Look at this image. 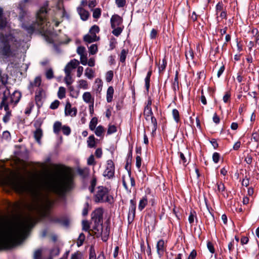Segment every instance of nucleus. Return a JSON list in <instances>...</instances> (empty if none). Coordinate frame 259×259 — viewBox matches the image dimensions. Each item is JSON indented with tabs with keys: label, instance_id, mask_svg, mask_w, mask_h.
I'll return each mask as SVG.
<instances>
[{
	"label": "nucleus",
	"instance_id": "f257e3e1",
	"mask_svg": "<svg viewBox=\"0 0 259 259\" xmlns=\"http://www.w3.org/2000/svg\"><path fill=\"white\" fill-rule=\"evenodd\" d=\"M35 224V219L28 214L14 230L8 231L0 230V244L5 248H11L15 246L23 238L29 229Z\"/></svg>",
	"mask_w": 259,
	"mask_h": 259
},
{
	"label": "nucleus",
	"instance_id": "f03ea898",
	"mask_svg": "<svg viewBox=\"0 0 259 259\" xmlns=\"http://www.w3.org/2000/svg\"><path fill=\"white\" fill-rule=\"evenodd\" d=\"M74 187V175L71 171L48 184L50 191L60 196H64Z\"/></svg>",
	"mask_w": 259,
	"mask_h": 259
},
{
	"label": "nucleus",
	"instance_id": "7ed1b4c3",
	"mask_svg": "<svg viewBox=\"0 0 259 259\" xmlns=\"http://www.w3.org/2000/svg\"><path fill=\"white\" fill-rule=\"evenodd\" d=\"M53 205V202L49 197H46L43 199L41 204L42 216L47 218L51 222L60 224L64 227H68L70 221L67 217H63L59 218L54 217L50 214V211Z\"/></svg>",
	"mask_w": 259,
	"mask_h": 259
},
{
	"label": "nucleus",
	"instance_id": "20e7f679",
	"mask_svg": "<svg viewBox=\"0 0 259 259\" xmlns=\"http://www.w3.org/2000/svg\"><path fill=\"white\" fill-rule=\"evenodd\" d=\"M15 36L11 33L0 34V55L6 58L13 57L14 54L11 49L10 43L16 42Z\"/></svg>",
	"mask_w": 259,
	"mask_h": 259
},
{
	"label": "nucleus",
	"instance_id": "39448f33",
	"mask_svg": "<svg viewBox=\"0 0 259 259\" xmlns=\"http://www.w3.org/2000/svg\"><path fill=\"white\" fill-rule=\"evenodd\" d=\"M94 199L96 203L107 202L112 204L114 202L113 197L110 194V189L103 186L97 187V191L94 195Z\"/></svg>",
	"mask_w": 259,
	"mask_h": 259
},
{
	"label": "nucleus",
	"instance_id": "423d86ee",
	"mask_svg": "<svg viewBox=\"0 0 259 259\" xmlns=\"http://www.w3.org/2000/svg\"><path fill=\"white\" fill-rule=\"evenodd\" d=\"M47 7L48 5L41 7L36 14V19L38 21L37 24L40 28L46 20L48 13Z\"/></svg>",
	"mask_w": 259,
	"mask_h": 259
},
{
	"label": "nucleus",
	"instance_id": "0eeeda50",
	"mask_svg": "<svg viewBox=\"0 0 259 259\" xmlns=\"http://www.w3.org/2000/svg\"><path fill=\"white\" fill-rule=\"evenodd\" d=\"M103 209L99 207L95 209L91 214V220L94 223H103Z\"/></svg>",
	"mask_w": 259,
	"mask_h": 259
},
{
	"label": "nucleus",
	"instance_id": "6e6552de",
	"mask_svg": "<svg viewBox=\"0 0 259 259\" xmlns=\"http://www.w3.org/2000/svg\"><path fill=\"white\" fill-rule=\"evenodd\" d=\"M115 166L112 160H108L107 161V166L103 172V176L108 179H111L114 176Z\"/></svg>",
	"mask_w": 259,
	"mask_h": 259
},
{
	"label": "nucleus",
	"instance_id": "1a4fd4ad",
	"mask_svg": "<svg viewBox=\"0 0 259 259\" xmlns=\"http://www.w3.org/2000/svg\"><path fill=\"white\" fill-rule=\"evenodd\" d=\"M12 184L13 188L19 193H23L26 190V183L23 179L15 180Z\"/></svg>",
	"mask_w": 259,
	"mask_h": 259
},
{
	"label": "nucleus",
	"instance_id": "9d476101",
	"mask_svg": "<svg viewBox=\"0 0 259 259\" xmlns=\"http://www.w3.org/2000/svg\"><path fill=\"white\" fill-rule=\"evenodd\" d=\"M136 204L137 203L135 198H134L130 200V206L129 207L128 213V222L129 223H132L135 217Z\"/></svg>",
	"mask_w": 259,
	"mask_h": 259
},
{
	"label": "nucleus",
	"instance_id": "9b49d317",
	"mask_svg": "<svg viewBox=\"0 0 259 259\" xmlns=\"http://www.w3.org/2000/svg\"><path fill=\"white\" fill-rule=\"evenodd\" d=\"M123 22L122 17L117 14H114L112 16L110 19V23L111 28H115V27L121 26Z\"/></svg>",
	"mask_w": 259,
	"mask_h": 259
},
{
	"label": "nucleus",
	"instance_id": "f8f14e48",
	"mask_svg": "<svg viewBox=\"0 0 259 259\" xmlns=\"http://www.w3.org/2000/svg\"><path fill=\"white\" fill-rule=\"evenodd\" d=\"M93 228L91 230L92 232V235L96 236L97 237H100L103 232V223H94Z\"/></svg>",
	"mask_w": 259,
	"mask_h": 259
},
{
	"label": "nucleus",
	"instance_id": "ddd939ff",
	"mask_svg": "<svg viewBox=\"0 0 259 259\" xmlns=\"http://www.w3.org/2000/svg\"><path fill=\"white\" fill-rule=\"evenodd\" d=\"M77 108L76 107L71 108V104L69 102H67L65 107V114L66 116H75L77 114Z\"/></svg>",
	"mask_w": 259,
	"mask_h": 259
},
{
	"label": "nucleus",
	"instance_id": "4468645a",
	"mask_svg": "<svg viewBox=\"0 0 259 259\" xmlns=\"http://www.w3.org/2000/svg\"><path fill=\"white\" fill-rule=\"evenodd\" d=\"M7 102L6 91H4L3 93V97L0 103V109L2 110L3 108H4L6 112H12V111L10 109V106H11L9 105Z\"/></svg>",
	"mask_w": 259,
	"mask_h": 259
},
{
	"label": "nucleus",
	"instance_id": "2eb2a0df",
	"mask_svg": "<svg viewBox=\"0 0 259 259\" xmlns=\"http://www.w3.org/2000/svg\"><path fill=\"white\" fill-rule=\"evenodd\" d=\"M157 253L159 256L161 257L164 254L165 250V246H164V241L163 239L159 240L156 244Z\"/></svg>",
	"mask_w": 259,
	"mask_h": 259
},
{
	"label": "nucleus",
	"instance_id": "dca6fc26",
	"mask_svg": "<svg viewBox=\"0 0 259 259\" xmlns=\"http://www.w3.org/2000/svg\"><path fill=\"white\" fill-rule=\"evenodd\" d=\"M22 95L20 92L15 91L12 94L10 95V98H11L13 102H14V105H17L19 102Z\"/></svg>",
	"mask_w": 259,
	"mask_h": 259
},
{
	"label": "nucleus",
	"instance_id": "f3484780",
	"mask_svg": "<svg viewBox=\"0 0 259 259\" xmlns=\"http://www.w3.org/2000/svg\"><path fill=\"white\" fill-rule=\"evenodd\" d=\"M77 12L80 16V18L83 21L87 20L89 16V13L88 11L85 10L84 9L79 7L77 8Z\"/></svg>",
	"mask_w": 259,
	"mask_h": 259
},
{
	"label": "nucleus",
	"instance_id": "a211bd4d",
	"mask_svg": "<svg viewBox=\"0 0 259 259\" xmlns=\"http://www.w3.org/2000/svg\"><path fill=\"white\" fill-rule=\"evenodd\" d=\"M99 39V37L97 35H93L87 34L83 36V40L88 43H92L98 41Z\"/></svg>",
	"mask_w": 259,
	"mask_h": 259
},
{
	"label": "nucleus",
	"instance_id": "6ab92c4d",
	"mask_svg": "<svg viewBox=\"0 0 259 259\" xmlns=\"http://www.w3.org/2000/svg\"><path fill=\"white\" fill-rule=\"evenodd\" d=\"M215 186L217 188V189H215V192L217 194L221 193L223 195H224L223 192L225 191L226 187L224 183L222 181L218 182L215 184Z\"/></svg>",
	"mask_w": 259,
	"mask_h": 259
},
{
	"label": "nucleus",
	"instance_id": "aec40b11",
	"mask_svg": "<svg viewBox=\"0 0 259 259\" xmlns=\"http://www.w3.org/2000/svg\"><path fill=\"white\" fill-rule=\"evenodd\" d=\"M114 94V89L113 87L110 86L107 91L106 98L108 103H110L112 101L113 96Z\"/></svg>",
	"mask_w": 259,
	"mask_h": 259
},
{
	"label": "nucleus",
	"instance_id": "412c9836",
	"mask_svg": "<svg viewBox=\"0 0 259 259\" xmlns=\"http://www.w3.org/2000/svg\"><path fill=\"white\" fill-rule=\"evenodd\" d=\"M9 76L7 73H3V71L0 69V82L4 85L8 83Z\"/></svg>",
	"mask_w": 259,
	"mask_h": 259
},
{
	"label": "nucleus",
	"instance_id": "4be33fe9",
	"mask_svg": "<svg viewBox=\"0 0 259 259\" xmlns=\"http://www.w3.org/2000/svg\"><path fill=\"white\" fill-rule=\"evenodd\" d=\"M42 136V131L40 128H37L34 132V137L36 141L39 144H41V138Z\"/></svg>",
	"mask_w": 259,
	"mask_h": 259
},
{
	"label": "nucleus",
	"instance_id": "5701e85b",
	"mask_svg": "<svg viewBox=\"0 0 259 259\" xmlns=\"http://www.w3.org/2000/svg\"><path fill=\"white\" fill-rule=\"evenodd\" d=\"M77 172L81 178L85 179L89 175V169L88 168H78L77 169Z\"/></svg>",
	"mask_w": 259,
	"mask_h": 259
},
{
	"label": "nucleus",
	"instance_id": "b1692460",
	"mask_svg": "<svg viewBox=\"0 0 259 259\" xmlns=\"http://www.w3.org/2000/svg\"><path fill=\"white\" fill-rule=\"evenodd\" d=\"M148 199L146 196H144L140 200L139 203L138 209L142 211L147 205Z\"/></svg>",
	"mask_w": 259,
	"mask_h": 259
},
{
	"label": "nucleus",
	"instance_id": "393cba45",
	"mask_svg": "<svg viewBox=\"0 0 259 259\" xmlns=\"http://www.w3.org/2000/svg\"><path fill=\"white\" fill-rule=\"evenodd\" d=\"M36 23L30 25H23L22 27L29 34H32L35 29Z\"/></svg>",
	"mask_w": 259,
	"mask_h": 259
},
{
	"label": "nucleus",
	"instance_id": "a878e982",
	"mask_svg": "<svg viewBox=\"0 0 259 259\" xmlns=\"http://www.w3.org/2000/svg\"><path fill=\"white\" fill-rule=\"evenodd\" d=\"M185 56L187 60L193 59L194 57V52L191 48L186 49L185 51Z\"/></svg>",
	"mask_w": 259,
	"mask_h": 259
},
{
	"label": "nucleus",
	"instance_id": "bb28decb",
	"mask_svg": "<svg viewBox=\"0 0 259 259\" xmlns=\"http://www.w3.org/2000/svg\"><path fill=\"white\" fill-rule=\"evenodd\" d=\"M153 112L151 107H145L144 111V115L146 120H149V117L153 116Z\"/></svg>",
	"mask_w": 259,
	"mask_h": 259
},
{
	"label": "nucleus",
	"instance_id": "cd10ccee",
	"mask_svg": "<svg viewBox=\"0 0 259 259\" xmlns=\"http://www.w3.org/2000/svg\"><path fill=\"white\" fill-rule=\"evenodd\" d=\"M88 146L90 148H94L96 146V141L94 135L90 136L88 138Z\"/></svg>",
	"mask_w": 259,
	"mask_h": 259
},
{
	"label": "nucleus",
	"instance_id": "c85d7f7f",
	"mask_svg": "<svg viewBox=\"0 0 259 259\" xmlns=\"http://www.w3.org/2000/svg\"><path fill=\"white\" fill-rule=\"evenodd\" d=\"M42 92V90L39 89V91L38 92H36V95L35 96V100L36 103L38 106H39L40 104H41V99H42V96H41Z\"/></svg>",
	"mask_w": 259,
	"mask_h": 259
},
{
	"label": "nucleus",
	"instance_id": "c756f323",
	"mask_svg": "<svg viewBox=\"0 0 259 259\" xmlns=\"http://www.w3.org/2000/svg\"><path fill=\"white\" fill-rule=\"evenodd\" d=\"M123 26H122L119 27H115V28H112L113 29L112 31V33L116 36H119L123 30Z\"/></svg>",
	"mask_w": 259,
	"mask_h": 259
},
{
	"label": "nucleus",
	"instance_id": "7c9ffc66",
	"mask_svg": "<svg viewBox=\"0 0 259 259\" xmlns=\"http://www.w3.org/2000/svg\"><path fill=\"white\" fill-rule=\"evenodd\" d=\"M97 123H98V118L96 117H93L90 122V124H89L90 129L91 131L95 130Z\"/></svg>",
	"mask_w": 259,
	"mask_h": 259
},
{
	"label": "nucleus",
	"instance_id": "2f4dec72",
	"mask_svg": "<svg viewBox=\"0 0 259 259\" xmlns=\"http://www.w3.org/2000/svg\"><path fill=\"white\" fill-rule=\"evenodd\" d=\"M62 123L60 121H56L53 125L54 133L58 134L62 128Z\"/></svg>",
	"mask_w": 259,
	"mask_h": 259
},
{
	"label": "nucleus",
	"instance_id": "473e14b6",
	"mask_svg": "<svg viewBox=\"0 0 259 259\" xmlns=\"http://www.w3.org/2000/svg\"><path fill=\"white\" fill-rule=\"evenodd\" d=\"M172 88L175 91L177 89H179V72L178 71L176 72L174 80L172 83Z\"/></svg>",
	"mask_w": 259,
	"mask_h": 259
},
{
	"label": "nucleus",
	"instance_id": "72a5a7b5",
	"mask_svg": "<svg viewBox=\"0 0 259 259\" xmlns=\"http://www.w3.org/2000/svg\"><path fill=\"white\" fill-rule=\"evenodd\" d=\"M41 80L40 76H37L35 78L33 82H30V87H39L41 84Z\"/></svg>",
	"mask_w": 259,
	"mask_h": 259
},
{
	"label": "nucleus",
	"instance_id": "f704fd0d",
	"mask_svg": "<svg viewBox=\"0 0 259 259\" xmlns=\"http://www.w3.org/2000/svg\"><path fill=\"white\" fill-rule=\"evenodd\" d=\"M172 115L175 121L177 123H179L180 121V117L179 111L176 109H174L172 111Z\"/></svg>",
	"mask_w": 259,
	"mask_h": 259
},
{
	"label": "nucleus",
	"instance_id": "c9c22d12",
	"mask_svg": "<svg viewBox=\"0 0 259 259\" xmlns=\"http://www.w3.org/2000/svg\"><path fill=\"white\" fill-rule=\"evenodd\" d=\"M178 153L180 156V163H182L185 166H187L189 161H188L187 159L182 152H179Z\"/></svg>",
	"mask_w": 259,
	"mask_h": 259
},
{
	"label": "nucleus",
	"instance_id": "e433bc0d",
	"mask_svg": "<svg viewBox=\"0 0 259 259\" xmlns=\"http://www.w3.org/2000/svg\"><path fill=\"white\" fill-rule=\"evenodd\" d=\"M105 129L104 127L102 125H99L96 127L95 131V134L98 137H101Z\"/></svg>",
	"mask_w": 259,
	"mask_h": 259
},
{
	"label": "nucleus",
	"instance_id": "4c0bfd02",
	"mask_svg": "<svg viewBox=\"0 0 259 259\" xmlns=\"http://www.w3.org/2000/svg\"><path fill=\"white\" fill-rule=\"evenodd\" d=\"M85 238V235L83 233H81L78 237L77 241L76 242L78 247H80L83 244Z\"/></svg>",
	"mask_w": 259,
	"mask_h": 259
},
{
	"label": "nucleus",
	"instance_id": "58836bf2",
	"mask_svg": "<svg viewBox=\"0 0 259 259\" xmlns=\"http://www.w3.org/2000/svg\"><path fill=\"white\" fill-rule=\"evenodd\" d=\"M128 50H125L124 49H122L121 51V53L120 55V61L122 63H124L126 55L128 54Z\"/></svg>",
	"mask_w": 259,
	"mask_h": 259
},
{
	"label": "nucleus",
	"instance_id": "ea45409f",
	"mask_svg": "<svg viewBox=\"0 0 259 259\" xmlns=\"http://www.w3.org/2000/svg\"><path fill=\"white\" fill-rule=\"evenodd\" d=\"M82 230L84 231L89 232L90 234L91 230L90 229V225L89 223V222L87 220H83L82 221Z\"/></svg>",
	"mask_w": 259,
	"mask_h": 259
},
{
	"label": "nucleus",
	"instance_id": "a19ab883",
	"mask_svg": "<svg viewBox=\"0 0 259 259\" xmlns=\"http://www.w3.org/2000/svg\"><path fill=\"white\" fill-rule=\"evenodd\" d=\"M66 90L63 87H60L59 88L58 92V97L59 99H62L65 97Z\"/></svg>",
	"mask_w": 259,
	"mask_h": 259
},
{
	"label": "nucleus",
	"instance_id": "79ce46f5",
	"mask_svg": "<svg viewBox=\"0 0 259 259\" xmlns=\"http://www.w3.org/2000/svg\"><path fill=\"white\" fill-rule=\"evenodd\" d=\"M97 184V179L95 177H94L91 182V185L89 188V189L91 193H94L95 191V188Z\"/></svg>",
	"mask_w": 259,
	"mask_h": 259
},
{
	"label": "nucleus",
	"instance_id": "37998d69",
	"mask_svg": "<svg viewBox=\"0 0 259 259\" xmlns=\"http://www.w3.org/2000/svg\"><path fill=\"white\" fill-rule=\"evenodd\" d=\"M82 98L83 101L87 103H89L91 102L92 96L90 92H85L82 96Z\"/></svg>",
	"mask_w": 259,
	"mask_h": 259
},
{
	"label": "nucleus",
	"instance_id": "c03bdc74",
	"mask_svg": "<svg viewBox=\"0 0 259 259\" xmlns=\"http://www.w3.org/2000/svg\"><path fill=\"white\" fill-rule=\"evenodd\" d=\"M100 31V29L98 26L94 25L91 27L90 29V33L93 35H97L96 34Z\"/></svg>",
	"mask_w": 259,
	"mask_h": 259
},
{
	"label": "nucleus",
	"instance_id": "a18cd8bd",
	"mask_svg": "<svg viewBox=\"0 0 259 259\" xmlns=\"http://www.w3.org/2000/svg\"><path fill=\"white\" fill-rule=\"evenodd\" d=\"M94 71L92 69L87 68L85 70V75L89 79H92L94 77Z\"/></svg>",
	"mask_w": 259,
	"mask_h": 259
},
{
	"label": "nucleus",
	"instance_id": "49530a36",
	"mask_svg": "<svg viewBox=\"0 0 259 259\" xmlns=\"http://www.w3.org/2000/svg\"><path fill=\"white\" fill-rule=\"evenodd\" d=\"M78 88L83 89H87L88 88V83L87 80L81 79L78 81Z\"/></svg>",
	"mask_w": 259,
	"mask_h": 259
},
{
	"label": "nucleus",
	"instance_id": "de8ad7c7",
	"mask_svg": "<svg viewBox=\"0 0 259 259\" xmlns=\"http://www.w3.org/2000/svg\"><path fill=\"white\" fill-rule=\"evenodd\" d=\"M60 253V249L58 247H55L50 250V254L52 257L57 256Z\"/></svg>",
	"mask_w": 259,
	"mask_h": 259
},
{
	"label": "nucleus",
	"instance_id": "09e8293b",
	"mask_svg": "<svg viewBox=\"0 0 259 259\" xmlns=\"http://www.w3.org/2000/svg\"><path fill=\"white\" fill-rule=\"evenodd\" d=\"M89 53L91 55L95 54L98 51V47L96 44L92 45L89 48Z\"/></svg>",
	"mask_w": 259,
	"mask_h": 259
},
{
	"label": "nucleus",
	"instance_id": "8fccbe9b",
	"mask_svg": "<svg viewBox=\"0 0 259 259\" xmlns=\"http://www.w3.org/2000/svg\"><path fill=\"white\" fill-rule=\"evenodd\" d=\"M101 15V10L100 8H96L93 11V17L95 19L100 17Z\"/></svg>",
	"mask_w": 259,
	"mask_h": 259
},
{
	"label": "nucleus",
	"instance_id": "3c124183",
	"mask_svg": "<svg viewBox=\"0 0 259 259\" xmlns=\"http://www.w3.org/2000/svg\"><path fill=\"white\" fill-rule=\"evenodd\" d=\"M117 131L116 126L114 125H109L107 134V135H111Z\"/></svg>",
	"mask_w": 259,
	"mask_h": 259
},
{
	"label": "nucleus",
	"instance_id": "603ef678",
	"mask_svg": "<svg viewBox=\"0 0 259 259\" xmlns=\"http://www.w3.org/2000/svg\"><path fill=\"white\" fill-rule=\"evenodd\" d=\"M166 64H167V63H166V60L163 59L162 60L161 64L159 63V72L160 73H161L162 71H163L164 70V69H165V67L166 66Z\"/></svg>",
	"mask_w": 259,
	"mask_h": 259
},
{
	"label": "nucleus",
	"instance_id": "864d4df0",
	"mask_svg": "<svg viewBox=\"0 0 259 259\" xmlns=\"http://www.w3.org/2000/svg\"><path fill=\"white\" fill-rule=\"evenodd\" d=\"M113 72L112 70L108 71L106 74V80L108 82H110L113 77Z\"/></svg>",
	"mask_w": 259,
	"mask_h": 259
},
{
	"label": "nucleus",
	"instance_id": "5fc2aeb1",
	"mask_svg": "<svg viewBox=\"0 0 259 259\" xmlns=\"http://www.w3.org/2000/svg\"><path fill=\"white\" fill-rule=\"evenodd\" d=\"M79 64V62L76 59L71 60L67 65L70 66L71 68L72 69L75 68L78 64Z\"/></svg>",
	"mask_w": 259,
	"mask_h": 259
},
{
	"label": "nucleus",
	"instance_id": "6e6d98bb",
	"mask_svg": "<svg viewBox=\"0 0 259 259\" xmlns=\"http://www.w3.org/2000/svg\"><path fill=\"white\" fill-rule=\"evenodd\" d=\"M66 76L64 78L65 83L67 85H70L72 83V77L71 74H65Z\"/></svg>",
	"mask_w": 259,
	"mask_h": 259
},
{
	"label": "nucleus",
	"instance_id": "4d7b16f0",
	"mask_svg": "<svg viewBox=\"0 0 259 259\" xmlns=\"http://www.w3.org/2000/svg\"><path fill=\"white\" fill-rule=\"evenodd\" d=\"M7 22L6 18H0V30H3L7 26Z\"/></svg>",
	"mask_w": 259,
	"mask_h": 259
},
{
	"label": "nucleus",
	"instance_id": "13d9d810",
	"mask_svg": "<svg viewBox=\"0 0 259 259\" xmlns=\"http://www.w3.org/2000/svg\"><path fill=\"white\" fill-rule=\"evenodd\" d=\"M151 123L153 125V127L152 130V133L156 131L157 126V122L156 118L154 116H151Z\"/></svg>",
	"mask_w": 259,
	"mask_h": 259
},
{
	"label": "nucleus",
	"instance_id": "bf43d9fd",
	"mask_svg": "<svg viewBox=\"0 0 259 259\" xmlns=\"http://www.w3.org/2000/svg\"><path fill=\"white\" fill-rule=\"evenodd\" d=\"M85 51V48L82 46H79L77 49V53L80 57L87 55L84 54Z\"/></svg>",
	"mask_w": 259,
	"mask_h": 259
},
{
	"label": "nucleus",
	"instance_id": "052dcab7",
	"mask_svg": "<svg viewBox=\"0 0 259 259\" xmlns=\"http://www.w3.org/2000/svg\"><path fill=\"white\" fill-rule=\"evenodd\" d=\"M62 130L63 134L66 136H68L71 133V129L68 126L63 125Z\"/></svg>",
	"mask_w": 259,
	"mask_h": 259
},
{
	"label": "nucleus",
	"instance_id": "680f3d73",
	"mask_svg": "<svg viewBox=\"0 0 259 259\" xmlns=\"http://www.w3.org/2000/svg\"><path fill=\"white\" fill-rule=\"evenodd\" d=\"M2 138L7 141H9L11 139V136L10 132L8 131H4L3 133Z\"/></svg>",
	"mask_w": 259,
	"mask_h": 259
},
{
	"label": "nucleus",
	"instance_id": "e2e57ef3",
	"mask_svg": "<svg viewBox=\"0 0 259 259\" xmlns=\"http://www.w3.org/2000/svg\"><path fill=\"white\" fill-rule=\"evenodd\" d=\"M12 116V112H6L5 115L4 116L3 118V121L4 123H7L10 119V117Z\"/></svg>",
	"mask_w": 259,
	"mask_h": 259
},
{
	"label": "nucleus",
	"instance_id": "0e129e2a",
	"mask_svg": "<svg viewBox=\"0 0 259 259\" xmlns=\"http://www.w3.org/2000/svg\"><path fill=\"white\" fill-rule=\"evenodd\" d=\"M116 44H117V41L115 38L112 37L111 38H110V44H109L110 50H112L114 49L116 47Z\"/></svg>",
	"mask_w": 259,
	"mask_h": 259
},
{
	"label": "nucleus",
	"instance_id": "69168bd1",
	"mask_svg": "<svg viewBox=\"0 0 259 259\" xmlns=\"http://www.w3.org/2000/svg\"><path fill=\"white\" fill-rule=\"evenodd\" d=\"M59 105H60L59 101L56 100L51 104L50 108L51 109L54 110V109L58 108Z\"/></svg>",
	"mask_w": 259,
	"mask_h": 259
},
{
	"label": "nucleus",
	"instance_id": "338daca9",
	"mask_svg": "<svg viewBox=\"0 0 259 259\" xmlns=\"http://www.w3.org/2000/svg\"><path fill=\"white\" fill-rule=\"evenodd\" d=\"M41 250L39 249L35 250L33 254V259H41Z\"/></svg>",
	"mask_w": 259,
	"mask_h": 259
},
{
	"label": "nucleus",
	"instance_id": "774afa93",
	"mask_svg": "<svg viewBox=\"0 0 259 259\" xmlns=\"http://www.w3.org/2000/svg\"><path fill=\"white\" fill-rule=\"evenodd\" d=\"M46 75L47 78L49 79L53 78L54 77V73L53 70L51 68L48 69L46 73Z\"/></svg>",
	"mask_w": 259,
	"mask_h": 259
}]
</instances>
